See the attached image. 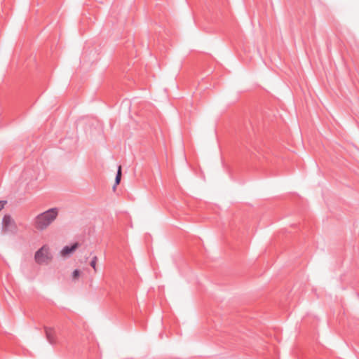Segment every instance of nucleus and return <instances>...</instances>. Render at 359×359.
<instances>
[{"label": "nucleus", "instance_id": "obj_1", "mask_svg": "<svg viewBox=\"0 0 359 359\" xmlns=\"http://www.w3.org/2000/svg\"><path fill=\"white\" fill-rule=\"evenodd\" d=\"M58 215L57 208H50L39 214L34 219V227L39 231L46 230L56 220Z\"/></svg>", "mask_w": 359, "mask_h": 359}, {"label": "nucleus", "instance_id": "obj_2", "mask_svg": "<svg viewBox=\"0 0 359 359\" xmlns=\"http://www.w3.org/2000/svg\"><path fill=\"white\" fill-rule=\"evenodd\" d=\"M18 232V226L14 217L5 214L1 219V236L4 238H11Z\"/></svg>", "mask_w": 359, "mask_h": 359}, {"label": "nucleus", "instance_id": "obj_3", "mask_svg": "<svg viewBox=\"0 0 359 359\" xmlns=\"http://www.w3.org/2000/svg\"><path fill=\"white\" fill-rule=\"evenodd\" d=\"M34 259L39 265H48L51 263L53 255L50 247L48 244L43 245L35 252Z\"/></svg>", "mask_w": 359, "mask_h": 359}, {"label": "nucleus", "instance_id": "obj_4", "mask_svg": "<svg viewBox=\"0 0 359 359\" xmlns=\"http://www.w3.org/2000/svg\"><path fill=\"white\" fill-rule=\"evenodd\" d=\"M78 248V243H74L72 245H66L59 252V256L62 259H67Z\"/></svg>", "mask_w": 359, "mask_h": 359}, {"label": "nucleus", "instance_id": "obj_5", "mask_svg": "<svg viewBox=\"0 0 359 359\" xmlns=\"http://www.w3.org/2000/svg\"><path fill=\"white\" fill-rule=\"evenodd\" d=\"M46 335L48 341L51 344H56V337L55 334V331L52 328H46Z\"/></svg>", "mask_w": 359, "mask_h": 359}, {"label": "nucleus", "instance_id": "obj_6", "mask_svg": "<svg viewBox=\"0 0 359 359\" xmlns=\"http://www.w3.org/2000/svg\"><path fill=\"white\" fill-rule=\"evenodd\" d=\"M121 179V166L119 165L118 167L117 175H116V180H115L116 185H118L120 183Z\"/></svg>", "mask_w": 359, "mask_h": 359}, {"label": "nucleus", "instance_id": "obj_7", "mask_svg": "<svg viewBox=\"0 0 359 359\" xmlns=\"http://www.w3.org/2000/svg\"><path fill=\"white\" fill-rule=\"evenodd\" d=\"M97 257L96 256H95L93 257V259L90 262V264L95 272H97Z\"/></svg>", "mask_w": 359, "mask_h": 359}, {"label": "nucleus", "instance_id": "obj_8", "mask_svg": "<svg viewBox=\"0 0 359 359\" xmlns=\"http://www.w3.org/2000/svg\"><path fill=\"white\" fill-rule=\"evenodd\" d=\"M80 275H81V271L79 270H78V269L74 270L72 275L73 280H78L79 278L80 277Z\"/></svg>", "mask_w": 359, "mask_h": 359}, {"label": "nucleus", "instance_id": "obj_9", "mask_svg": "<svg viewBox=\"0 0 359 359\" xmlns=\"http://www.w3.org/2000/svg\"><path fill=\"white\" fill-rule=\"evenodd\" d=\"M6 203V201H4V203L1 201V208H3L4 205Z\"/></svg>", "mask_w": 359, "mask_h": 359}]
</instances>
